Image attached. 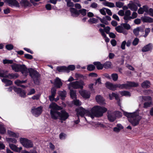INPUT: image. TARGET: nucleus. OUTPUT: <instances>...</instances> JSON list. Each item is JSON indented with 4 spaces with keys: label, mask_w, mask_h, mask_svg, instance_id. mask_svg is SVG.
<instances>
[{
    "label": "nucleus",
    "mask_w": 153,
    "mask_h": 153,
    "mask_svg": "<svg viewBox=\"0 0 153 153\" xmlns=\"http://www.w3.org/2000/svg\"><path fill=\"white\" fill-rule=\"evenodd\" d=\"M11 66L13 71L16 72L20 71L25 76H26L28 72H29L30 75L33 79L34 83L37 85L39 84L40 75L36 71L32 68L27 69L24 65H20L14 63Z\"/></svg>",
    "instance_id": "f257e3e1"
},
{
    "label": "nucleus",
    "mask_w": 153,
    "mask_h": 153,
    "mask_svg": "<svg viewBox=\"0 0 153 153\" xmlns=\"http://www.w3.org/2000/svg\"><path fill=\"white\" fill-rule=\"evenodd\" d=\"M107 111V109L103 107L96 105L94 106L89 111L85 110L83 108L80 107L76 109L78 117L79 116L83 117L85 114H87L92 119L95 117H99L102 116L103 114Z\"/></svg>",
    "instance_id": "f03ea898"
},
{
    "label": "nucleus",
    "mask_w": 153,
    "mask_h": 153,
    "mask_svg": "<svg viewBox=\"0 0 153 153\" xmlns=\"http://www.w3.org/2000/svg\"><path fill=\"white\" fill-rule=\"evenodd\" d=\"M123 114L128 117L129 122L134 126L138 125L142 119V117L139 115V113L137 112L132 113L124 112Z\"/></svg>",
    "instance_id": "7ed1b4c3"
},
{
    "label": "nucleus",
    "mask_w": 153,
    "mask_h": 153,
    "mask_svg": "<svg viewBox=\"0 0 153 153\" xmlns=\"http://www.w3.org/2000/svg\"><path fill=\"white\" fill-rule=\"evenodd\" d=\"M49 108L51 109L50 114L51 118L54 120L59 119L60 112L58 110L62 109V108L55 103L52 102L49 105Z\"/></svg>",
    "instance_id": "20e7f679"
},
{
    "label": "nucleus",
    "mask_w": 153,
    "mask_h": 153,
    "mask_svg": "<svg viewBox=\"0 0 153 153\" xmlns=\"http://www.w3.org/2000/svg\"><path fill=\"white\" fill-rule=\"evenodd\" d=\"M70 11L71 15L73 17H76L81 14L83 16H85L87 13V10L85 9H82L78 10L76 9L71 7L70 8Z\"/></svg>",
    "instance_id": "39448f33"
},
{
    "label": "nucleus",
    "mask_w": 153,
    "mask_h": 153,
    "mask_svg": "<svg viewBox=\"0 0 153 153\" xmlns=\"http://www.w3.org/2000/svg\"><path fill=\"white\" fill-rule=\"evenodd\" d=\"M84 85V83L82 81H76L70 82L68 85V88L69 89H71V88L75 89L81 88L82 89L83 86Z\"/></svg>",
    "instance_id": "423d86ee"
},
{
    "label": "nucleus",
    "mask_w": 153,
    "mask_h": 153,
    "mask_svg": "<svg viewBox=\"0 0 153 153\" xmlns=\"http://www.w3.org/2000/svg\"><path fill=\"white\" fill-rule=\"evenodd\" d=\"M138 85V83L131 82H127L126 83L122 84H117L118 88L121 89H127L130 87H137Z\"/></svg>",
    "instance_id": "0eeeda50"
},
{
    "label": "nucleus",
    "mask_w": 153,
    "mask_h": 153,
    "mask_svg": "<svg viewBox=\"0 0 153 153\" xmlns=\"http://www.w3.org/2000/svg\"><path fill=\"white\" fill-rule=\"evenodd\" d=\"M20 141L22 144L26 148H31L33 146L32 142L26 139L21 138Z\"/></svg>",
    "instance_id": "6e6552de"
},
{
    "label": "nucleus",
    "mask_w": 153,
    "mask_h": 153,
    "mask_svg": "<svg viewBox=\"0 0 153 153\" xmlns=\"http://www.w3.org/2000/svg\"><path fill=\"white\" fill-rule=\"evenodd\" d=\"M4 3L7 4L10 7L14 6L19 7V3L16 0H3Z\"/></svg>",
    "instance_id": "1a4fd4ad"
},
{
    "label": "nucleus",
    "mask_w": 153,
    "mask_h": 153,
    "mask_svg": "<svg viewBox=\"0 0 153 153\" xmlns=\"http://www.w3.org/2000/svg\"><path fill=\"white\" fill-rule=\"evenodd\" d=\"M42 107L40 106L37 108L33 107L31 109V112L35 116H37L41 113L42 111Z\"/></svg>",
    "instance_id": "9d476101"
},
{
    "label": "nucleus",
    "mask_w": 153,
    "mask_h": 153,
    "mask_svg": "<svg viewBox=\"0 0 153 153\" xmlns=\"http://www.w3.org/2000/svg\"><path fill=\"white\" fill-rule=\"evenodd\" d=\"M131 14V11L129 10H126L124 13L123 19L125 20V22H128L129 20L131 19V17L130 16Z\"/></svg>",
    "instance_id": "9b49d317"
},
{
    "label": "nucleus",
    "mask_w": 153,
    "mask_h": 153,
    "mask_svg": "<svg viewBox=\"0 0 153 153\" xmlns=\"http://www.w3.org/2000/svg\"><path fill=\"white\" fill-rule=\"evenodd\" d=\"M143 99L145 100H150L151 101L152 98L149 96L145 97L143 98ZM152 105V102L151 101L149 102H145L143 104V107L144 108H147L149 107H150Z\"/></svg>",
    "instance_id": "f8f14e48"
},
{
    "label": "nucleus",
    "mask_w": 153,
    "mask_h": 153,
    "mask_svg": "<svg viewBox=\"0 0 153 153\" xmlns=\"http://www.w3.org/2000/svg\"><path fill=\"white\" fill-rule=\"evenodd\" d=\"M13 89L14 91L19 94L20 97H26V93L24 91L22 90L21 88L14 87Z\"/></svg>",
    "instance_id": "ddd939ff"
},
{
    "label": "nucleus",
    "mask_w": 153,
    "mask_h": 153,
    "mask_svg": "<svg viewBox=\"0 0 153 153\" xmlns=\"http://www.w3.org/2000/svg\"><path fill=\"white\" fill-rule=\"evenodd\" d=\"M110 30V28L109 26H107L104 28V29L100 28L99 29V31L101 35L104 37H106V34L105 32L107 34H109L110 33L109 31Z\"/></svg>",
    "instance_id": "4468645a"
},
{
    "label": "nucleus",
    "mask_w": 153,
    "mask_h": 153,
    "mask_svg": "<svg viewBox=\"0 0 153 153\" xmlns=\"http://www.w3.org/2000/svg\"><path fill=\"white\" fill-rule=\"evenodd\" d=\"M68 114L65 110H62L60 112L59 119L61 120L65 121L68 117Z\"/></svg>",
    "instance_id": "2eb2a0df"
},
{
    "label": "nucleus",
    "mask_w": 153,
    "mask_h": 153,
    "mask_svg": "<svg viewBox=\"0 0 153 153\" xmlns=\"http://www.w3.org/2000/svg\"><path fill=\"white\" fill-rule=\"evenodd\" d=\"M115 29L118 33H122L125 35H126L128 33L127 31L124 29L122 24L116 27Z\"/></svg>",
    "instance_id": "dca6fc26"
},
{
    "label": "nucleus",
    "mask_w": 153,
    "mask_h": 153,
    "mask_svg": "<svg viewBox=\"0 0 153 153\" xmlns=\"http://www.w3.org/2000/svg\"><path fill=\"white\" fill-rule=\"evenodd\" d=\"M105 85L107 88L112 91L115 90L116 88H118L117 84H114L109 82H107Z\"/></svg>",
    "instance_id": "f3484780"
},
{
    "label": "nucleus",
    "mask_w": 153,
    "mask_h": 153,
    "mask_svg": "<svg viewBox=\"0 0 153 153\" xmlns=\"http://www.w3.org/2000/svg\"><path fill=\"white\" fill-rule=\"evenodd\" d=\"M56 90L55 87H53L51 89V95L49 96V100L51 101L54 100V97L56 94Z\"/></svg>",
    "instance_id": "a211bd4d"
},
{
    "label": "nucleus",
    "mask_w": 153,
    "mask_h": 153,
    "mask_svg": "<svg viewBox=\"0 0 153 153\" xmlns=\"http://www.w3.org/2000/svg\"><path fill=\"white\" fill-rule=\"evenodd\" d=\"M153 45L152 43H149L144 46L142 49V51L143 52H146L149 51H151L152 49Z\"/></svg>",
    "instance_id": "6ab92c4d"
},
{
    "label": "nucleus",
    "mask_w": 153,
    "mask_h": 153,
    "mask_svg": "<svg viewBox=\"0 0 153 153\" xmlns=\"http://www.w3.org/2000/svg\"><path fill=\"white\" fill-rule=\"evenodd\" d=\"M97 102L100 104L104 105L105 104V100L100 95H97L95 98Z\"/></svg>",
    "instance_id": "aec40b11"
},
{
    "label": "nucleus",
    "mask_w": 153,
    "mask_h": 153,
    "mask_svg": "<svg viewBox=\"0 0 153 153\" xmlns=\"http://www.w3.org/2000/svg\"><path fill=\"white\" fill-rule=\"evenodd\" d=\"M80 95L83 97L88 98L90 97V93L89 91L86 90L80 91H79Z\"/></svg>",
    "instance_id": "412c9836"
},
{
    "label": "nucleus",
    "mask_w": 153,
    "mask_h": 153,
    "mask_svg": "<svg viewBox=\"0 0 153 153\" xmlns=\"http://www.w3.org/2000/svg\"><path fill=\"white\" fill-rule=\"evenodd\" d=\"M54 85L57 88H59L62 86V83L60 79L56 77L55 80Z\"/></svg>",
    "instance_id": "4be33fe9"
},
{
    "label": "nucleus",
    "mask_w": 153,
    "mask_h": 153,
    "mask_svg": "<svg viewBox=\"0 0 153 153\" xmlns=\"http://www.w3.org/2000/svg\"><path fill=\"white\" fill-rule=\"evenodd\" d=\"M108 120L111 122H114L116 118L114 114L113 113H109V111L108 112Z\"/></svg>",
    "instance_id": "5701e85b"
},
{
    "label": "nucleus",
    "mask_w": 153,
    "mask_h": 153,
    "mask_svg": "<svg viewBox=\"0 0 153 153\" xmlns=\"http://www.w3.org/2000/svg\"><path fill=\"white\" fill-rule=\"evenodd\" d=\"M9 146L12 150L17 152H20L22 149V147L18 148L16 145L12 144L9 143Z\"/></svg>",
    "instance_id": "b1692460"
},
{
    "label": "nucleus",
    "mask_w": 153,
    "mask_h": 153,
    "mask_svg": "<svg viewBox=\"0 0 153 153\" xmlns=\"http://www.w3.org/2000/svg\"><path fill=\"white\" fill-rule=\"evenodd\" d=\"M20 4L22 6L25 7L31 6V4L27 0H21L20 2Z\"/></svg>",
    "instance_id": "393cba45"
},
{
    "label": "nucleus",
    "mask_w": 153,
    "mask_h": 153,
    "mask_svg": "<svg viewBox=\"0 0 153 153\" xmlns=\"http://www.w3.org/2000/svg\"><path fill=\"white\" fill-rule=\"evenodd\" d=\"M56 70L59 72H68V69L67 67L65 66H58L56 68Z\"/></svg>",
    "instance_id": "a878e982"
},
{
    "label": "nucleus",
    "mask_w": 153,
    "mask_h": 153,
    "mask_svg": "<svg viewBox=\"0 0 153 153\" xmlns=\"http://www.w3.org/2000/svg\"><path fill=\"white\" fill-rule=\"evenodd\" d=\"M128 6L129 8L132 11H136L137 10V6L134 3L129 4H128Z\"/></svg>",
    "instance_id": "bb28decb"
},
{
    "label": "nucleus",
    "mask_w": 153,
    "mask_h": 153,
    "mask_svg": "<svg viewBox=\"0 0 153 153\" xmlns=\"http://www.w3.org/2000/svg\"><path fill=\"white\" fill-rule=\"evenodd\" d=\"M6 78H8L10 79H16L19 76L18 74H8L7 75L5 76Z\"/></svg>",
    "instance_id": "cd10ccee"
},
{
    "label": "nucleus",
    "mask_w": 153,
    "mask_h": 153,
    "mask_svg": "<svg viewBox=\"0 0 153 153\" xmlns=\"http://www.w3.org/2000/svg\"><path fill=\"white\" fill-rule=\"evenodd\" d=\"M109 97L111 100H112L113 98L114 97L115 98L116 100L118 101L120 100L119 97L118 95L114 93H112V94H109Z\"/></svg>",
    "instance_id": "c85d7f7f"
},
{
    "label": "nucleus",
    "mask_w": 153,
    "mask_h": 153,
    "mask_svg": "<svg viewBox=\"0 0 153 153\" xmlns=\"http://www.w3.org/2000/svg\"><path fill=\"white\" fill-rule=\"evenodd\" d=\"M142 19L143 22H146L151 23L153 22V19L148 16H144L142 18Z\"/></svg>",
    "instance_id": "c756f323"
},
{
    "label": "nucleus",
    "mask_w": 153,
    "mask_h": 153,
    "mask_svg": "<svg viewBox=\"0 0 153 153\" xmlns=\"http://www.w3.org/2000/svg\"><path fill=\"white\" fill-rule=\"evenodd\" d=\"M1 80L5 84V86L11 85L13 83L12 82L11 80L6 78H3Z\"/></svg>",
    "instance_id": "7c9ffc66"
},
{
    "label": "nucleus",
    "mask_w": 153,
    "mask_h": 153,
    "mask_svg": "<svg viewBox=\"0 0 153 153\" xmlns=\"http://www.w3.org/2000/svg\"><path fill=\"white\" fill-rule=\"evenodd\" d=\"M58 94L61 97L62 99L63 100L65 97H66L67 93L64 90L63 91H59L58 92Z\"/></svg>",
    "instance_id": "2f4dec72"
},
{
    "label": "nucleus",
    "mask_w": 153,
    "mask_h": 153,
    "mask_svg": "<svg viewBox=\"0 0 153 153\" xmlns=\"http://www.w3.org/2000/svg\"><path fill=\"white\" fill-rule=\"evenodd\" d=\"M140 31L143 32V30L140 27H137L134 29L133 32L136 36H137L139 35V32Z\"/></svg>",
    "instance_id": "473e14b6"
},
{
    "label": "nucleus",
    "mask_w": 153,
    "mask_h": 153,
    "mask_svg": "<svg viewBox=\"0 0 153 153\" xmlns=\"http://www.w3.org/2000/svg\"><path fill=\"white\" fill-rule=\"evenodd\" d=\"M103 5L105 6H107L110 7H115V5L114 3L105 1L103 3Z\"/></svg>",
    "instance_id": "72a5a7b5"
},
{
    "label": "nucleus",
    "mask_w": 153,
    "mask_h": 153,
    "mask_svg": "<svg viewBox=\"0 0 153 153\" xmlns=\"http://www.w3.org/2000/svg\"><path fill=\"white\" fill-rule=\"evenodd\" d=\"M93 64L96 66L98 70L102 69L103 68V65L101 64L100 62H94Z\"/></svg>",
    "instance_id": "f704fd0d"
},
{
    "label": "nucleus",
    "mask_w": 153,
    "mask_h": 153,
    "mask_svg": "<svg viewBox=\"0 0 153 153\" xmlns=\"http://www.w3.org/2000/svg\"><path fill=\"white\" fill-rule=\"evenodd\" d=\"M149 82L148 80H146L141 84V85L143 88H147L149 87Z\"/></svg>",
    "instance_id": "c9c22d12"
},
{
    "label": "nucleus",
    "mask_w": 153,
    "mask_h": 153,
    "mask_svg": "<svg viewBox=\"0 0 153 153\" xmlns=\"http://www.w3.org/2000/svg\"><path fill=\"white\" fill-rule=\"evenodd\" d=\"M8 72V71H4L0 69V76L6 78L5 76L7 75L6 74Z\"/></svg>",
    "instance_id": "e433bc0d"
},
{
    "label": "nucleus",
    "mask_w": 153,
    "mask_h": 153,
    "mask_svg": "<svg viewBox=\"0 0 153 153\" xmlns=\"http://www.w3.org/2000/svg\"><path fill=\"white\" fill-rule=\"evenodd\" d=\"M67 3V6L68 7H72L74 6V4L71 0H65Z\"/></svg>",
    "instance_id": "4c0bfd02"
},
{
    "label": "nucleus",
    "mask_w": 153,
    "mask_h": 153,
    "mask_svg": "<svg viewBox=\"0 0 153 153\" xmlns=\"http://www.w3.org/2000/svg\"><path fill=\"white\" fill-rule=\"evenodd\" d=\"M6 131V129L4 126L2 124H0V134H4Z\"/></svg>",
    "instance_id": "58836bf2"
},
{
    "label": "nucleus",
    "mask_w": 153,
    "mask_h": 153,
    "mask_svg": "<svg viewBox=\"0 0 153 153\" xmlns=\"http://www.w3.org/2000/svg\"><path fill=\"white\" fill-rule=\"evenodd\" d=\"M70 95L71 97L73 99H75L76 97V91H75L71 89H70Z\"/></svg>",
    "instance_id": "ea45409f"
},
{
    "label": "nucleus",
    "mask_w": 153,
    "mask_h": 153,
    "mask_svg": "<svg viewBox=\"0 0 153 153\" xmlns=\"http://www.w3.org/2000/svg\"><path fill=\"white\" fill-rule=\"evenodd\" d=\"M121 95L122 96H126L130 97L131 96L130 93L128 91H123L120 92Z\"/></svg>",
    "instance_id": "a19ab883"
},
{
    "label": "nucleus",
    "mask_w": 153,
    "mask_h": 153,
    "mask_svg": "<svg viewBox=\"0 0 153 153\" xmlns=\"http://www.w3.org/2000/svg\"><path fill=\"white\" fill-rule=\"evenodd\" d=\"M127 23L125 22V23L122 24V25H123V28L125 30H128L131 28L130 25L129 24H127Z\"/></svg>",
    "instance_id": "79ce46f5"
},
{
    "label": "nucleus",
    "mask_w": 153,
    "mask_h": 153,
    "mask_svg": "<svg viewBox=\"0 0 153 153\" xmlns=\"http://www.w3.org/2000/svg\"><path fill=\"white\" fill-rule=\"evenodd\" d=\"M111 63L110 62H107L103 65V67L106 69L110 68L111 66Z\"/></svg>",
    "instance_id": "37998d69"
},
{
    "label": "nucleus",
    "mask_w": 153,
    "mask_h": 153,
    "mask_svg": "<svg viewBox=\"0 0 153 153\" xmlns=\"http://www.w3.org/2000/svg\"><path fill=\"white\" fill-rule=\"evenodd\" d=\"M98 21L97 19L94 18H92L88 20V22L91 24H96L97 23Z\"/></svg>",
    "instance_id": "c03bdc74"
},
{
    "label": "nucleus",
    "mask_w": 153,
    "mask_h": 153,
    "mask_svg": "<svg viewBox=\"0 0 153 153\" xmlns=\"http://www.w3.org/2000/svg\"><path fill=\"white\" fill-rule=\"evenodd\" d=\"M7 133L8 134H9L10 136L16 137H18V136H17L16 134L10 131L9 130H7Z\"/></svg>",
    "instance_id": "a18cd8bd"
},
{
    "label": "nucleus",
    "mask_w": 153,
    "mask_h": 153,
    "mask_svg": "<svg viewBox=\"0 0 153 153\" xmlns=\"http://www.w3.org/2000/svg\"><path fill=\"white\" fill-rule=\"evenodd\" d=\"M111 77L114 81H116L118 78V75L117 74H112L111 75Z\"/></svg>",
    "instance_id": "49530a36"
},
{
    "label": "nucleus",
    "mask_w": 153,
    "mask_h": 153,
    "mask_svg": "<svg viewBox=\"0 0 153 153\" xmlns=\"http://www.w3.org/2000/svg\"><path fill=\"white\" fill-rule=\"evenodd\" d=\"M3 63L4 64H12L13 63V61L12 60H8L5 59L3 60Z\"/></svg>",
    "instance_id": "de8ad7c7"
},
{
    "label": "nucleus",
    "mask_w": 153,
    "mask_h": 153,
    "mask_svg": "<svg viewBox=\"0 0 153 153\" xmlns=\"http://www.w3.org/2000/svg\"><path fill=\"white\" fill-rule=\"evenodd\" d=\"M75 67L74 65H70L67 67V69H68V72L67 73L69 72L70 71H73L75 69Z\"/></svg>",
    "instance_id": "09e8293b"
},
{
    "label": "nucleus",
    "mask_w": 153,
    "mask_h": 153,
    "mask_svg": "<svg viewBox=\"0 0 153 153\" xmlns=\"http://www.w3.org/2000/svg\"><path fill=\"white\" fill-rule=\"evenodd\" d=\"M7 140L9 143L12 142L14 143H16L17 141L14 138H6Z\"/></svg>",
    "instance_id": "8fccbe9b"
},
{
    "label": "nucleus",
    "mask_w": 153,
    "mask_h": 153,
    "mask_svg": "<svg viewBox=\"0 0 153 153\" xmlns=\"http://www.w3.org/2000/svg\"><path fill=\"white\" fill-rule=\"evenodd\" d=\"M95 66L92 65H89L87 67V70L89 71H92L95 69Z\"/></svg>",
    "instance_id": "3c124183"
},
{
    "label": "nucleus",
    "mask_w": 153,
    "mask_h": 153,
    "mask_svg": "<svg viewBox=\"0 0 153 153\" xmlns=\"http://www.w3.org/2000/svg\"><path fill=\"white\" fill-rule=\"evenodd\" d=\"M123 3L120 1H117L116 2V7L119 8L122 7L123 5Z\"/></svg>",
    "instance_id": "603ef678"
},
{
    "label": "nucleus",
    "mask_w": 153,
    "mask_h": 153,
    "mask_svg": "<svg viewBox=\"0 0 153 153\" xmlns=\"http://www.w3.org/2000/svg\"><path fill=\"white\" fill-rule=\"evenodd\" d=\"M26 82V80H22L20 81L19 80H17L15 82V84L16 85H19V84H22L25 83Z\"/></svg>",
    "instance_id": "864d4df0"
},
{
    "label": "nucleus",
    "mask_w": 153,
    "mask_h": 153,
    "mask_svg": "<svg viewBox=\"0 0 153 153\" xmlns=\"http://www.w3.org/2000/svg\"><path fill=\"white\" fill-rule=\"evenodd\" d=\"M139 42V39L136 38L134 39V41L132 42V44L133 45L136 46L137 45Z\"/></svg>",
    "instance_id": "5fc2aeb1"
},
{
    "label": "nucleus",
    "mask_w": 153,
    "mask_h": 153,
    "mask_svg": "<svg viewBox=\"0 0 153 153\" xmlns=\"http://www.w3.org/2000/svg\"><path fill=\"white\" fill-rule=\"evenodd\" d=\"M105 10H106V8L103 7L102 9L100 10V11L101 13L103 15H105L106 14V11H105Z\"/></svg>",
    "instance_id": "6e6d98bb"
},
{
    "label": "nucleus",
    "mask_w": 153,
    "mask_h": 153,
    "mask_svg": "<svg viewBox=\"0 0 153 153\" xmlns=\"http://www.w3.org/2000/svg\"><path fill=\"white\" fill-rule=\"evenodd\" d=\"M74 6L75 8L76 9H81L82 7L81 5L79 3H76L75 4H74Z\"/></svg>",
    "instance_id": "4d7b16f0"
},
{
    "label": "nucleus",
    "mask_w": 153,
    "mask_h": 153,
    "mask_svg": "<svg viewBox=\"0 0 153 153\" xmlns=\"http://www.w3.org/2000/svg\"><path fill=\"white\" fill-rule=\"evenodd\" d=\"M13 45L11 44L7 45L6 46V48L8 50H10L13 48Z\"/></svg>",
    "instance_id": "13d9d810"
},
{
    "label": "nucleus",
    "mask_w": 153,
    "mask_h": 153,
    "mask_svg": "<svg viewBox=\"0 0 153 153\" xmlns=\"http://www.w3.org/2000/svg\"><path fill=\"white\" fill-rule=\"evenodd\" d=\"M24 56L25 58L28 59H31L33 58L32 55L28 54H25Z\"/></svg>",
    "instance_id": "bf43d9fd"
},
{
    "label": "nucleus",
    "mask_w": 153,
    "mask_h": 153,
    "mask_svg": "<svg viewBox=\"0 0 153 153\" xmlns=\"http://www.w3.org/2000/svg\"><path fill=\"white\" fill-rule=\"evenodd\" d=\"M143 8L140 7L138 10L137 12L139 14H143L144 11L143 10Z\"/></svg>",
    "instance_id": "052dcab7"
},
{
    "label": "nucleus",
    "mask_w": 153,
    "mask_h": 153,
    "mask_svg": "<svg viewBox=\"0 0 153 153\" xmlns=\"http://www.w3.org/2000/svg\"><path fill=\"white\" fill-rule=\"evenodd\" d=\"M147 13L151 16L153 17V9L150 8L148 10V11Z\"/></svg>",
    "instance_id": "680f3d73"
},
{
    "label": "nucleus",
    "mask_w": 153,
    "mask_h": 153,
    "mask_svg": "<svg viewBox=\"0 0 153 153\" xmlns=\"http://www.w3.org/2000/svg\"><path fill=\"white\" fill-rule=\"evenodd\" d=\"M137 14L136 12H133L131 16V19L136 18L137 17Z\"/></svg>",
    "instance_id": "e2e57ef3"
},
{
    "label": "nucleus",
    "mask_w": 153,
    "mask_h": 153,
    "mask_svg": "<svg viewBox=\"0 0 153 153\" xmlns=\"http://www.w3.org/2000/svg\"><path fill=\"white\" fill-rule=\"evenodd\" d=\"M126 44V41H123L122 43L121 47L123 50H124L125 48V46Z\"/></svg>",
    "instance_id": "0e129e2a"
},
{
    "label": "nucleus",
    "mask_w": 153,
    "mask_h": 153,
    "mask_svg": "<svg viewBox=\"0 0 153 153\" xmlns=\"http://www.w3.org/2000/svg\"><path fill=\"white\" fill-rule=\"evenodd\" d=\"M118 14L121 16H123L124 15V12L123 10H120L118 12Z\"/></svg>",
    "instance_id": "69168bd1"
},
{
    "label": "nucleus",
    "mask_w": 153,
    "mask_h": 153,
    "mask_svg": "<svg viewBox=\"0 0 153 153\" xmlns=\"http://www.w3.org/2000/svg\"><path fill=\"white\" fill-rule=\"evenodd\" d=\"M142 8H143V10L144 12H147L148 11V10H149V7H148L146 5H145L144 6H143L142 7Z\"/></svg>",
    "instance_id": "338daca9"
},
{
    "label": "nucleus",
    "mask_w": 153,
    "mask_h": 153,
    "mask_svg": "<svg viewBox=\"0 0 153 153\" xmlns=\"http://www.w3.org/2000/svg\"><path fill=\"white\" fill-rule=\"evenodd\" d=\"M74 104L76 105H81V102L79 100H76L74 101Z\"/></svg>",
    "instance_id": "774afa93"
}]
</instances>
